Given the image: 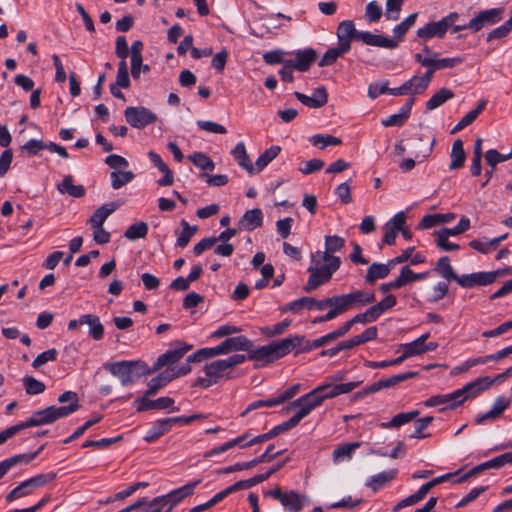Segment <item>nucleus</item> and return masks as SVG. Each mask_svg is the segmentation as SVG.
I'll list each match as a JSON object with an SVG mask.
<instances>
[{
    "instance_id": "1",
    "label": "nucleus",
    "mask_w": 512,
    "mask_h": 512,
    "mask_svg": "<svg viewBox=\"0 0 512 512\" xmlns=\"http://www.w3.org/2000/svg\"><path fill=\"white\" fill-rule=\"evenodd\" d=\"M246 361L243 354H233L225 359L215 360L204 365L206 377H198L193 386L207 389L222 380H231L236 376L232 369Z\"/></svg>"
},
{
    "instance_id": "2",
    "label": "nucleus",
    "mask_w": 512,
    "mask_h": 512,
    "mask_svg": "<svg viewBox=\"0 0 512 512\" xmlns=\"http://www.w3.org/2000/svg\"><path fill=\"white\" fill-rule=\"evenodd\" d=\"M104 368L118 377L123 386L133 384L138 378L151 374L150 367L142 360L111 362L105 364Z\"/></svg>"
},
{
    "instance_id": "3",
    "label": "nucleus",
    "mask_w": 512,
    "mask_h": 512,
    "mask_svg": "<svg viewBox=\"0 0 512 512\" xmlns=\"http://www.w3.org/2000/svg\"><path fill=\"white\" fill-rule=\"evenodd\" d=\"M64 410L57 409V406L51 405L44 409L34 411L32 415L25 421L20 422L14 426L16 434L23 429L52 424L58 419L64 418L61 414Z\"/></svg>"
},
{
    "instance_id": "4",
    "label": "nucleus",
    "mask_w": 512,
    "mask_h": 512,
    "mask_svg": "<svg viewBox=\"0 0 512 512\" xmlns=\"http://www.w3.org/2000/svg\"><path fill=\"white\" fill-rule=\"evenodd\" d=\"M266 496L278 500L287 512H300L309 501L306 494L295 490L284 491L279 487L268 491Z\"/></svg>"
},
{
    "instance_id": "5",
    "label": "nucleus",
    "mask_w": 512,
    "mask_h": 512,
    "mask_svg": "<svg viewBox=\"0 0 512 512\" xmlns=\"http://www.w3.org/2000/svg\"><path fill=\"white\" fill-rule=\"evenodd\" d=\"M334 301L341 314H343L356 305L365 306L373 303L375 301V293L355 290L347 294L334 295Z\"/></svg>"
},
{
    "instance_id": "6",
    "label": "nucleus",
    "mask_w": 512,
    "mask_h": 512,
    "mask_svg": "<svg viewBox=\"0 0 512 512\" xmlns=\"http://www.w3.org/2000/svg\"><path fill=\"white\" fill-rule=\"evenodd\" d=\"M54 473L38 474L30 479L21 482L17 487L6 495V501L12 502L18 498L32 494L35 488L41 487L55 478Z\"/></svg>"
},
{
    "instance_id": "7",
    "label": "nucleus",
    "mask_w": 512,
    "mask_h": 512,
    "mask_svg": "<svg viewBox=\"0 0 512 512\" xmlns=\"http://www.w3.org/2000/svg\"><path fill=\"white\" fill-rule=\"evenodd\" d=\"M322 404L321 398L316 394L314 389L309 393L302 395L291 403L292 408H299L298 411L289 418V421L295 427L300 421L310 414L312 410Z\"/></svg>"
},
{
    "instance_id": "8",
    "label": "nucleus",
    "mask_w": 512,
    "mask_h": 512,
    "mask_svg": "<svg viewBox=\"0 0 512 512\" xmlns=\"http://www.w3.org/2000/svg\"><path fill=\"white\" fill-rule=\"evenodd\" d=\"M309 272V278L305 286L303 287V290L306 293H310L320 287L323 284L328 283L332 275L336 272L335 264H332L330 266H310L308 268Z\"/></svg>"
},
{
    "instance_id": "9",
    "label": "nucleus",
    "mask_w": 512,
    "mask_h": 512,
    "mask_svg": "<svg viewBox=\"0 0 512 512\" xmlns=\"http://www.w3.org/2000/svg\"><path fill=\"white\" fill-rule=\"evenodd\" d=\"M254 347L253 342L244 335L228 337L215 347H211L214 357L228 355L236 351H250Z\"/></svg>"
},
{
    "instance_id": "10",
    "label": "nucleus",
    "mask_w": 512,
    "mask_h": 512,
    "mask_svg": "<svg viewBox=\"0 0 512 512\" xmlns=\"http://www.w3.org/2000/svg\"><path fill=\"white\" fill-rule=\"evenodd\" d=\"M126 122L133 128L142 129L157 120V116L150 109L139 107H127L124 111Z\"/></svg>"
},
{
    "instance_id": "11",
    "label": "nucleus",
    "mask_w": 512,
    "mask_h": 512,
    "mask_svg": "<svg viewBox=\"0 0 512 512\" xmlns=\"http://www.w3.org/2000/svg\"><path fill=\"white\" fill-rule=\"evenodd\" d=\"M503 8H491L480 11L468 22V27L473 32H478L485 26L494 25L503 17Z\"/></svg>"
},
{
    "instance_id": "12",
    "label": "nucleus",
    "mask_w": 512,
    "mask_h": 512,
    "mask_svg": "<svg viewBox=\"0 0 512 512\" xmlns=\"http://www.w3.org/2000/svg\"><path fill=\"white\" fill-rule=\"evenodd\" d=\"M332 304H335L334 296L324 298L321 300H317L316 298L313 297H301L287 304L284 310H288L293 313H298L304 308L308 310L322 311L326 307H328V305Z\"/></svg>"
},
{
    "instance_id": "13",
    "label": "nucleus",
    "mask_w": 512,
    "mask_h": 512,
    "mask_svg": "<svg viewBox=\"0 0 512 512\" xmlns=\"http://www.w3.org/2000/svg\"><path fill=\"white\" fill-rule=\"evenodd\" d=\"M175 345L176 347L174 349L168 350L157 358L153 367L150 368L151 374L166 365H171L178 362L193 347L192 345L179 341L176 342Z\"/></svg>"
},
{
    "instance_id": "14",
    "label": "nucleus",
    "mask_w": 512,
    "mask_h": 512,
    "mask_svg": "<svg viewBox=\"0 0 512 512\" xmlns=\"http://www.w3.org/2000/svg\"><path fill=\"white\" fill-rule=\"evenodd\" d=\"M493 383L494 380L488 376H484L467 383L461 389H457L456 391L460 393L458 394V397L463 404L468 398L475 397L481 392L489 389Z\"/></svg>"
},
{
    "instance_id": "15",
    "label": "nucleus",
    "mask_w": 512,
    "mask_h": 512,
    "mask_svg": "<svg viewBox=\"0 0 512 512\" xmlns=\"http://www.w3.org/2000/svg\"><path fill=\"white\" fill-rule=\"evenodd\" d=\"M201 483V480H195L192 482H189L182 487H179L177 489H174L170 491L169 493L162 495L164 498L167 506L169 507L170 511L181 503L185 498L191 496L194 494L195 488Z\"/></svg>"
},
{
    "instance_id": "16",
    "label": "nucleus",
    "mask_w": 512,
    "mask_h": 512,
    "mask_svg": "<svg viewBox=\"0 0 512 512\" xmlns=\"http://www.w3.org/2000/svg\"><path fill=\"white\" fill-rule=\"evenodd\" d=\"M336 34L338 45L345 47V49L349 51L351 49L352 40L359 41V35L362 34V31H358L355 28L352 20H344L339 23Z\"/></svg>"
},
{
    "instance_id": "17",
    "label": "nucleus",
    "mask_w": 512,
    "mask_h": 512,
    "mask_svg": "<svg viewBox=\"0 0 512 512\" xmlns=\"http://www.w3.org/2000/svg\"><path fill=\"white\" fill-rule=\"evenodd\" d=\"M456 282L463 288L486 286L495 282V275L489 272L463 274L458 276Z\"/></svg>"
},
{
    "instance_id": "18",
    "label": "nucleus",
    "mask_w": 512,
    "mask_h": 512,
    "mask_svg": "<svg viewBox=\"0 0 512 512\" xmlns=\"http://www.w3.org/2000/svg\"><path fill=\"white\" fill-rule=\"evenodd\" d=\"M458 394L459 393L455 390L454 392L449 394L434 395L429 397L424 402V405L427 407L446 405L445 407L440 409L441 412L445 410H454L462 405V401H460Z\"/></svg>"
},
{
    "instance_id": "19",
    "label": "nucleus",
    "mask_w": 512,
    "mask_h": 512,
    "mask_svg": "<svg viewBox=\"0 0 512 512\" xmlns=\"http://www.w3.org/2000/svg\"><path fill=\"white\" fill-rule=\"evenodd\" d=\"M317 52L313 48L298 50L295 59L287 60V66H293L294 69L305 72L316 61Z\"/></svg>"
},
{
    "instance_id": "20",
    "label": "nucleus",
    "mask_w": 512,
    "mask_h": 512,
    "mask_svg": "<svg viewBox=\"0 0 512 512\" xmlns=\"http://www.w3.org/2000/svg\"><path fill=\"white\" fill-rule=\"evenodd\" d=\"M264 215L260 208L247 210L238 221V228L242 231H253L263 225Z\"/></svg>"
},
{
    "instance_id": "21",
    "label": "nucleus",
    "mask_w": 512,
    "mask_h": 512,
    "mask_svg": "<svg viewBox=\"0 0 512 512\" xmlns=\"http://www.w3.org/2000/svg\"><path fill=\"white\" fill-rule=\"evenodd\" d=\"M304 342L303 335H293L278 341H273L276 358L280 359L289 354L293 349L299 347Z\"/></svg>"
},
{
    "instance_id": "22",
    "label": "nucleus",
    "mask_w": 512,
    "mask_h": 512,
    "mask_svg": "<svg viewBox=\"0 0 512 512\" xmlns=\"http://www.w3.org/2000/svg\"><path fill=\"white\" fill-rule=\"evenodd\" d=\"M359 41L365 45L386 49H395L398 47L396 40L382 35L373 34L369 31H362V34L359 35Z\"/></svg>"
},
{
    "instance_id": "23",
    "label": "nucleus",
    "mask_w": 512,
    "mask_h": 512,
    "mask_svg": "<svg viewBox=\"0 0 512 512\" xmlns=\"http://www.w3.org/2000/svg\"><path fill=\"white\" fill-rule=\"evenodd\" d=\"M294 95L302 104L311 108H320L328 101L327 91L323 86L316 88L312 96H307L301 92H295Z\"/></svg>"
},
{
    "instance_id": "24",
    "label": "nucleus",
    "mask_w": 512,
    "mask_h": 512,
    "mask_svg": "<svg viewBox=\"0 0 512 512\" xmlns=\"http://www.w3.org/2000/svg\"><path fill=\"white\" fill-rule=\"evenodd\" d=\"M397 475L398 469L383 471L368 478L365 485L371 488L373 492H378L382 488L390 485Z\"/></svg>"
},
{
    "instance_id": "25",
    "label": "nucleus",
    "mask_w": 512,
    "mask_h": 512,
    "mask_svg": "<svg viewBox=\"0 0 512 512\" xmlns=\"http://www.w3.org/2000/svg\"><path fill=\"white\" fill-rule=\"evenodd\" d=\"M510 403V399L504 396L498 397L489 411L477 415L476 423L482 424L486 420H495L499 418L501 414L510 406Z\"/></svg>"
},
{
    "instance_id": "26",
    "label": "nucleus",
    "mask_w": 512,
    "mask_h": 512,
    "mask_svg": "<svg viewBox=\"0 0 512 512\" xmlns=\"http://www.w3.org/2000/svg\"><path fill=\"white\" fill-rule=\"evenodd\" d=\"M448 30L445 27V23L441 20L435 22H429L423 27L416 31L418 38L428 40L433 37L443 38Z\"/></svg>"
},
{
    "instance_id": "27",
    "label": "nucleus",
    "mask_w": 512,
    "mask_h": 512,
    "mask_svg": "<svg viewBox=\"0 0 512 512\" xmlns=\"http://www.w3.org/2000/svg\"><path fill=\"white\" fill-rule=\"evenodd\" d=\"M57 190L60 194H67L74 198H81L85 195L86 189L83 185H75L72 175H65L60 183L57 184Z\"/></svg>"
},
{
    "instance_id": "28",
    "label": "nucleus",
    "mask_w": 512,
    "mask_h": 512,
    "mask_svg": "<svg viewBox=\"0 0 512 512\" xmlns=\"http://www.w3.org/2000/svg\"><path fill=\"white\" fill-rule=\"evenodd\" d=\"M249 352L250 353L246 356V360L261 361L263 362L262 365H266L272 363L275 360H278L276 358L272 342L257 349H254L253 347Z\"/></svg>"
},
{
    "instance_id": "29",
    "label": "nucleus",
    "mask_w": 512,
    "mask_h": 512,
    "mask_svg": "<svg viewBox=\"0 0 512 512\" xmlns=\"http://www.w3.org/2000/svg\"><path fill=\"white\" fill-rule=\"evenodd\" d=\"M418 375H419V373L416 371H409V372L393 375L389 378L380 379V380L372 383V388L376 389V392H379L383 389L394 387V386L398 385L399 383L406 381L408 379L415 378Z\"/></svg>"
},
{
    "instance_id": "30",
    "label": "nucleus",
    "mask_w": 512,
    "mask_h": 512,
    "mask_svg": "<svg viewBox=\"0 0 512 512\" xmlns=\"http://www.w3.org/2000/svg\"><path fill=\"white\" fill-rule=\"evenodd\" d=\"M148 156L152 163L162 172L164 173V177L157 181L160 186H170L173 184L174 175L172 170L168 167V165L162 160L159 154L154 151H150Z\"/></svg>"
},
{
    "instance_id": "31",
    "label": "nucleus",
    "mask_w": 512,
    "mask_h": 512,
    "mask_svg": "<svg viewBox=\"0 0 512 512\" xmlns=\"http://www.w3.org/2000/svg\"><path fill=\"white\" fill-rule=\"evenodd\" d=\"M292 428H294V426L288 419L287 421H284L281 424L273 427L269 432L255 436L254 438L247 441L243 446H252L258 443L266 442Z\"/></svg>"
},
{
    "instance_id": "32",
    "label": "nucleus",
    "mask_w": 512,
    "mask_h": 512,
    "mask_svg": "<svg viewBox=\"0 0 512 512\" xmlns=\"http://www.w3.org/2000/svg\"><path fill=\"white\" fill-rule=\"evenodd\" d=\"M414 60L421 66L434 65L439 70L453 68L454 66L462 63V58H441L436 57L435 59L421 58L419 55H414Z\"/></svg>"
},
{
    "instance_id": "33",
    "label": "nucleus",
    "mask_w": 512,
    "mask_h": 512,
    "mask_svg": "<svg viewBox=\"0 0 512 512\" xmlns=\"http://www.w3.org/2000/svg\"><path fill=\"white\" fill-rule=\"evenodd\" d=\"M118 205L114 202L106 203L99 207L93 215L88 220L89 224L93 228H101L103 226V223L106 221L108 216L112 214L116 209Z\"/></svg>"
},
{
    "instance_id": "34",
    "label": "nucleus",
    "mask_w": 512,
    "mask_h": 512,
    "mask_svg": "<svg viewBox=\"0 0 512 512\" xmlns=\"http://www.w3.org/2000/svg\"><path fill=\"white\" fill-rule=\"evenodd\" d=\"M81 322L89 326V336L99 341L104 337V326L95 314L81 315Z\"/></svg>"
},
{
    "instance_id": "35",
    "label": "nucleus",
    "mask_w": 512,
    "mask_h": 512,
    "mask_svg": "<svg viewBox=\"0 0 512 512\" xmlns=\"http://www.w3.org/2000/svg\"><path fill=\"white\" fill-rule=\"evenodd\" d=\"M392 266L389 261L386 264L372 263L367 269L365 281L368 284H374L378 279H383L390 274Z\"/></svg>"
},
{
    "instance_id": "36",
    "label": "nucleus",
    "mask_w": 512,
    "mask_h": 512,
    "mask_svg": "<svg viewBox=\"0 0 512 512\" xmlns=\"http://www.w3.org/2000/svg\"><path fill=\"white\" fill-rule=\"evenodd\" d=\"M58 402L61 404L69 402V405L67 406L57 407V409L65 411L61 414L63 417L69 416L80 408L78 394L73 391H65L64 393L60 394L58 396Z\"/></svg>"
},
{
    "instance_id": "37",
    "label": "nucleus",
    "mask_w": 512,
    "mask_h": 512,
    "mask_svg": "<svg viewBox=\"0 0 512 512\" xmlns=\"http://www.w3.org/2000/svg\"><path fill=\"white\" fill-rule=\"evenodd\" d=\"M173 375L174 374H170L169 369L167 368L160 372L156 377L152 378L148 383L146 396H154L159 389L163 388L173 380Z\"/></svg>"
},
{
    "instance_id": "38",
    "label": "nucleus",
    "mask_w": 512,
    "mask_h": 512,
    "mask_svg": "<svg viewBox=\"0 0 512 512\" xmlns=\"http://www.w3.org/2000/svg\"><path fill=\"white\" fill-rule=\"evenodd\" d=\"M487 105V100L482 99L478 102L476 108L469 111L451 130V134H455L460 130L464 129L468 125L472 124L479 114L485 109Z\"/></svg>"
},
{
    "instance_id": "39",
    "label": "nucleus",
    "mask_w": 512,
    "mask_h": 512,
    "mask_svg": "<svg viewBox=\"0 0 512 512\" xmlns=\"http://www.w3.org/2000/svg\"><path fill=\"white\" fill-rule=\"evenodd\" d=\"M232 155L240 167L246 170L249 174L254 173L255 168L251 162L250 157L246 152V148L243 142H239L236 144V146L232 150Z\"/></svg>"
},
{
    "instance_id": "40",
    "label": "nucleus",
    "mask_w": 512,
    "mask_h": 512,
    "mask_svg": "<svg viewBox=\"0 0 512 512\" xmlns=\"http://www.w3.org/2000/svg\"><path fill=\"white\" fill-rule=\"evenodd\" d=\"M450 157V170H457L463 167L466 159V153L464 151L463 142L461 139H457L453 142Z\"/></svg>"
},
{
    "instance_id": "41",
    "label": "nucleus",
    "mask_w": 512,
    "mask_h": 512,
    "mask_svg": "<svg viewBox=\"0 0 512 512\" xmlns=\"http://www.w3.org/2000/svg\"><path fill=\"white\" fill-rule=\"evenodd\" d=\"M311 260L315 265L330 266L335 264L336 271L341 265V259L338 256H334L331 251H328L325 247V251H317L311 255Z\"/></svg>"
},
{
    "instance_id": "42",
    "label": "nucleus",
    "mask_w": 512,
    "mask_h": 512,
    "mask_svg": "<svg viewBox=\"0 0 512 512\" xmlns=\"http://www.w3.org/2000/svg\"><path fill=\"white\" fill-rule=\"evenodd\" d=\"M418 415H419L418 410L402 412V413L395 415L389 422L381 423L380 427L385 428V429L399 428L402 425H405V424L411 422L412 420L416 419Z\"/></svg>"
},
{
    "instance_id": "43",
    "label": "nucleus",
    "mask_w": 512,
    "mask_h": 512,
    "mask_svg": "<svg viewBox=\"0 0 512 512\" xmlns=\"http://www.w3.org/2000/svg\"><path fill=\"white\" fill-rule=\"evenodd\" d=\"M434 270L437 274L446 279L447 281H457L459 275H457L450 264V258L448 256H442L436 263Z\"/></svg>"
},
{
    "instance_id": "44",
    "label": "nucleus",
    "mask_w": 512,
    "mask_h": 512,
    "mask_svg": "<svg viewBox=\"0 0 512 512\" xmlns=\"http://www.w3.org/2000/svg\"><path fill=\"white\" fill-rule=\"evenodd\" d=\"M454 96L455 94L451 89L445 87L441 88L426 102V109L434 110L443 105L446 101L454 98Z\"/></svg>"
},
{
    "instance_id": "45",
    "label": "nucleus",
    "mask_w": 512,
    "mask_h": 512,
    "mask_svg": "<svg viewBox=\"0 0 512 512\" xmlns=\"http://www.w3.org/2000/svg\"><path fill=\"white\" fill-rule=\"evenodd\" d=\"M248 434H243L235 439H231L229 441H227L226 443L222 444L221 446L219 447H215L209 451H207L205 454H204V457L205 458H210V457H213L215 455H218L220 453H223V452H226L227 450L235 447V446H240L242 448H245L246 446H243L246 442H244L247 438H248Z\"/></svg>"
},
{
    "instance_id": "46",
    "label": "nucleus",
    "mask_w": 512,
    "mask_h": 512,
    "mask_svg": "<svg viewBox=\"0 0 512 512\" xmlns=\"http://www.w3.org/2000/svg\"><path fill=\"white\" fill-rule=\"evenodd\" d=\"M280 152L281 147L278 145H273L270 148L266 149L257 158L254 166L255 170H257V172H261L272 160H274L279 155Z\"/></svg>"
},
{
    "instance_id": "47",
    "label": "nucleus",
    "mask_w": 512,
    "mask_h": 512,
    "mask_svg": "<svg viewBox=\"0 0 512 512\" xmlns=\"http://www.w3.org/2000/svg\"><path fill=\"white\" fill-rule=\"evenodd\" d=\"M418 17V13H412L408 17H406L402 22L395 26L393 29V38L399 44L400 41L403 40L404 36L408 32V30L415 24L416 19Z\"/></svg>"
},
{
    "instance_id": "48",
    "label": "nucleus",
    "mask_w": 512,
    "mask_h": 512,
    "mask_svg": "<svg viewBox=\"0 0 512 512\" xmlns=\"http://www.w3.org/2000/svg\"><path fill=\"white\" fill-rule=\"evenodd\" d=\"M400 348L403 351V353L399 356L401 362L405 361L410 357L424 354L422 340L418 341L417 339H415L412 342L401 344Z\"/></svg>"
},
{
    "instance_id": "49",
    "label": "nucleus",
    "mask_w": 512,
    "mask_h": 512,
    "mask_svg": "<svg viewBox=\"0 0 512 512\" xmlns=\"http://www.w3.org/2000/svg\"><path fill=\"white\" fill-rule=\"evenodd\" d=\"M169 432L167 425L163 419L157 420L153 426L146 432L144 440L148 443H153L160 437Z\"/></svg>"
},
{
    "instance_id": "50",
    "label": "nucleus",
    "mask_w": 512,
    "mask_h": 512,
    "mask_svg": "<svg viewBox=\"0 0 512 512\" xmlns=\"http://www.w3.org/2000/svg\"><path fill=\"white\" fill-rule=\"evenodd\" d=\"M359 442H351L345 443L338 446L333 451V460L334 462H340L344 459H350L352 457L353 452L360 447Z\"/></svg>"
},
{
    "instance_id": "51",
    "label": "nucleus",
    "mask_w": 512,
    "mask_h": 512,
    "mask_svg": "<svg viewBox=\"0 0 512 512\" xmlns=\"http://www.w3.org/2000/svg\"><path fill=\"white\" fill-rule=\"evenodd\" d=\"M347 52L348 50L340 45H337V47L334 48H330L324 53L318 65L320 67L330 66L334 64L339 57L343 56Z\"/></svg>"
},
{
    "instance_id": "52",
    "label": "nucleus",
    "mask_w": 512,
    "mask_h": 512,
    "mask_svg": "<svg viewBox=\"0 0 512 512\" xmlns=\"http://www.w3.org/2000/svg\"><path fill=\"white\" fill-rule=\"evenodd\" d=\"M148 233V225L146 222L138 221L130 225L124 233V237L128 240H137L145 238Z\"/></svg>"
},
{
    "instance_id": "53",
    "label": "nucleus",
    "mask_w": 512,
    "mask_h": 512,
    "mask_svg": "<svg viewBox=\"0 0 512 512\" xmlns=\"http://www.w3.org/2000/svg\"><path fill=\"white\" fill-rule=\"evenodd\" d=\"M309 142L320 149L330 145H340L342 140L332 135L316 134L309 138Z\"/></svg>"
},
{
    "instance_id": "54",
    "label": "nucleus",
    "mask_w": 512,
    "mask_h": 512,
    "mask_svg": "<svg viewBox=\"0 0 512 512\" xmlns=\"http://www.w3.org/2000/svg\"><path fill=\"white\" fill-rule=\"evenodd\" d=\"M132 171H113L110 174L111 186L113 189H120L134 179Z\"/></svg>"
},
{
    "instance_id": "55",
    "label": "nucleus",
    "mask_w": 512,
    "mask_h": 512,
    "mask_svg": "<svg viewBox=\"0 0 512 512\" xmlns=\"http://www.w3.org/2000/svg\"><path fill=\"white\" fill-rule=\"evenodd\" d=\"M188 159L198 168L205 171H212L215 168V164L212 159L205 153L196 152L188 156Z\"/></svg>"
},
{
    "instance_id": "56",
    "label": "nucleus",
    "mask_w": 512,
    "mask_h": 512,
    "mask_svg": "<svg viewBox=\"0 0 512 512\" xmlns=\"http://www.w3.org/2000/svg\"><path fill=\"white\" fill-rule=\"evenodd\" d=\"M23 386L28 395H38L43 393L46 389L44 383L29 375L23 378Z\"/></svg>"
},
{
    "instance_id": "57",
    "label": "nucleus",
    "mask_w": 512,
    "mask_h": 512,
    "mask_svg": "<svg viewBox=\"0 0 512 512\" xmlns=\"http://www.w3.org/2000/svg\"><path fill=\"white\" fill-rule=\"evenodd\" d=\"M396 303V297L392 294H389L386 297H384L380 302L371 306V309L373 310L374 314L378 319L385 311L393 308L396 305Z\"/></svg>"
},
{
    "instance_id": "58",
    "label": "nucleus",
    "mask_w": 512,
    "mask_h": 512,
    "mask_svg": "<svg viewBox=\"0 0 512 512\" xmlns=\"http://www.w3.org/2000/svg\"><path fill=\"white\" fill-rule=\"evenodd\" d=\"M181 224L183 226V230L176 240V246L184 248L188 245L190 239L196 233L197 227H191L185 220H182Z\"/></svg>"
},
{
    "instance_id": "59",
    "label": "nucleus",
    "mask_w": 512,
    "mask_h": 512,
    "mask_svg": "<svg viewBox=\"0 0 512 512\" xmlns=\"http://www.w3.org/2000/svg\"><path fill=\"white\" fill-rule=\"evenodd\" d=\"M406 83L408 84L410 94L423 93L429 86V83L422 76L418 75L413 76Z\"/></svg>"
},
{
    "instance_id": "60",
    "label": "nucleus",
    "mask_w": 512,
    "mask_h": 512,
    "mask_svg": "<svg viewBox=\"0 0 512 512\" xmlns=\"http://www.w3.org/2000/svg\"><path fill=\"white\" fill-rule=\"evenodd\" d=\"M316 394L321 398V402L323 403L326 399H331L339 396L338 390L336 389V384L328 383L324 385H320L314 389Z\"/></svg>"
},
{
    "instance_id": "61",
    "label": "nucleus",
    "mask_w": 512,
    "mask_h": 512,
    "mask_svg": "<svg viewBox=\"0 0 512 512\" xmlns=\"http://www.w3.org/2000/svg\"><path fill=\"white\" fill-rule=\"evenodd\" d=\"M484 463L487 469H499L505 465L512 464V452L501 454Z\"/></svg>"
},
{
    "instance_id": "62",
    "label": "nucleus",
    "mask_w": 512,
    "mask_h": 512,
    "mask_svg": "<svg viewBox=\"0 0 512 512\" xmlns=\"http://www.w3.org/2000/svg\"><path fill=\"white\" fill-rule=\"evenodd\" d=\"M20 149L28 156H35L41 150L46 149V144L42 140L30 139L24 145H22Z\"/></svg>"
},
{
    "instance_id": "63",
    "label": "nucleus",
    "mask_w": 512,
    "mask_h": 512,
    "mask_svg": "<svg viewBox=\"0 0 512 512\" xmlns=\"http://www.w3.org/2000/svg\"><path fill=\"white\" fill-rule=\"evenodd\" d=\"M57 356L58 351L55 348L48 349L36 356L32 362V366L37 369L49 361H55Z\"/></svg>"
},
{
    "instance_id": "64",
    "label": "nucleus",
    "mask_w": 512,
    "mask_h": 512,
    "mask_svg": "<svg viewBox=\"0 0 512 512\" xmlns=\"http://www.w3.org/2000/svg\"><path fill=\"white\" fill-rule=\"evenodd\" d=\"M146 505V512H171L162 496L155 497Z\"/></svg>"
}]
</instances>
